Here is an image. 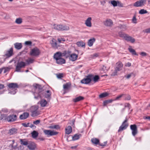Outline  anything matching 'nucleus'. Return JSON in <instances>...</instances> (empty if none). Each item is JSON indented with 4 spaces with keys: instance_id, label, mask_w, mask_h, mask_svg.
Returning a JSON list of instances; mask_svg holds the SVG:
<instances>
[{
    "instance_id": "1",
    "label": "nucleus",
    "mask_w": 150,
    "mask_h": 150,
    "mask_svg": "<svg viewBox=\"0 0 150 150\" xmlns=\"http://www.w3.org/2000/svg\"><path fill=\"white\" fill-rule=\"evenodd\" d=\"M35 87L36 92L33 93L34 98L36 99L41 98L42 97V94H43L42 88L41 86L39 84H36Z\"/></svg>"
},
{
    "instance_id": "2",
    "label": "nucleus",
    "mask_w": 150,
    "mask_h": 150,
    "mask_svg": "<svg viewBox=\"0 0 150 150\" xmlns=\"http://www.w3.org/2000/svg\"><path fill=\"white\" fill-rule=\"evenodd\" d=\"M7 86L10 91L9 93L12 94H15L17 91V88L19 87L18 84L16 83H8Z\"/></svg>"
},
{
    "instance_id": "3",
    "label": "nucleus",
    "mask_w": 150,
    "mask_h": 150,
    "mask_svg": "<svg viewBox=\"0 0 150 150\" xmlns=\"http://www.w3.org/2000/svg\"><path fill=\"white\" fill-rule=\"evenodd\" d=\"M52 28L59 31L67 30L69 29V26L64 25L62 24H54Z\"/></svg>"
},
{
    "instance_id": "4",
    "label": "nucleus",
    "mask_w": 150,
    "mask_h": 150,
    "mask_svg": "<svg viewBox=\"0 0 150 150\" xmlns=\"http://www.w3.org/2000/svg\"><path fill=\"white\" fill-rule=\"evenodd\" d=\"M26 65V63L25 62L22 61L18 62L16 66L15 71L17 72H21V69L24 68Z\"/></svg>"
},
{
    "instance_id": "5",
    "label": "nucleus",
    "mask_w": 150,
    "mask_h": 150,
    "mask_svg": "<svg viewBox=\"0 0 150 150\" xmlns=\"http://www.w3.org/2000/svg\"><path fill=\"white\" fill-rule=\"evenodd\" d=\"M38 108L37 106H32L31 107L30 112L32 117L36 116L39 114V112L38 110Z\"/></svg>"
},
{
    "instance_id": "6",
    "label": "nucleus",
    "mask_w": 150,
    "mask_h": 150,
    "mask_svg": "<svg viewBox=\"0 0 150 150\" xmlns=\"http://www.w3.org/2000/svg\"><path fill=\"white\" fill-rule=\"evenodd\" d=\"M128 126L127 120L126 119L122 122V125L120 127L118 130V132H120L126 129Z\"/></svg>"
},
{
    "instance_id": "7",
    "label": "nucleus",
    "mask_w": 150,
    "mask_h": 150,
    "mask_svg": "<svg viewBox=\"0 0 150 150\" xmlns=\"http://www.w3.org/2000/svg\"><path fill=\"white\" fill-rule=\"evenodd\" d=\"M40 53L39 49L37 47L32 49L30 52V54L32 56L36 57L38 56Z\"/></svg>"
},
{
    "instance_id": "8",
    "label": "nucleus",
    "mask_w": 150,
    "mask_h": 150,
    "mask_svg": "<svg viewBox=\"0 0 150 150\" xmlns=\"http://www.w3.org/2000/svg\"><path fill=\"white\" fill-rule=\"evenodd\" d=\"M43 132L45 134L47 135V137H48L50 136L56 135L58 133V132H56L46 129H44L43 130Z\"/></svg>"
},
{
    "instance_id": "9",
    "label": "nucleus",
    "mask_w": 150,
    "mask_h": 150,
    "mask_svg": "<svg viewBox=\"0 0 150 150\" xmlns=\"http://www.w3.org/2000/svg\"><path fill=\"white\" fill-rule=\"evenodd\" d=\"M92 75H88L86 76L85 79L81 80V82L83 84H88L91 82L92 79Z\"/></svg>"
},
{
    "instance_id": "10",
    "label": "nucleus",
    "mask_w": 150,
    "mask_h": 150,
    "mask_svg": "<svg viewBox=\"0 0 150 150\" xmlns=\"http://www.w3.org/2000/svg\"><path fill=\"white\" fill-rule=\"evenodd\" d=\"M146 0H139L134 3L133 6L135 7L142 6L146 3Z\"/></svg>"
},
{
    "instance_id": "11",
    "label": "nucleus",
    "mask_w": 150,
    "mask_h": 150,
    "mask_svg": "<svg viewBox=\"0 0 150 150\" xmlns=\"http://www.w3.org/2000/svg\"><path fill=\"white\" fill-rule=\"evenodd\" d=\"M119 35L120 37L122 38L127 41H131V37L122 32H120Z\"/></svg>"
},
{
    "instance_id": "12",
    "label": "nucleus",
    "mask_w": 150,
    "mask_h": 150,
    "mask_svg": "<svg viewBox=\"0 0 150 150\" xmlns=\"http://www.w3.org/2000/svg\"><path fill=\"white\" fill-rule=\"evenodd\" d=\"M13 48L11 47L9 50H8L6 52L4 56H5L6 58H9L11 57L13 54Z\"/></svg>"
},
{
    "instance_id": "13",
    "label": "nucleus",
    "mask_w": 150,
    "mask_h": 150,
    "mask_svg": "<svg viewBox=\"0 0 150 150\" xmlns=\"http://www.w3.org/2000/svg\"><path fill=\"white\" fill-rule=\"evenodd\" d=\"M16 115H10L6 118L7 120L9 122L14 121L16 120Z\"/></svg>"
},
{
    "instance_id": "14",
    "label": "nucleus",
    "mask_w": 150,
    "mask_h": 150,
    "mask_svg": "<svg viewBox=\"0 0 150 150\" xmlns=\"http://www.w3.org/2000/svg\"><path fill=\"white\" fill-rule=\"evenodd\" d=\"M138 132L137 127L136 125H132V134L135 136Z\"/></svg>"
},
{
    "instance_id": "15",
    "label": "nucleus",
    "mask_w": 150,
    "mask_h": 150,
    "mask_svg": "<svg viewBox=\"0 0 150 150\" xmlns=\"http://www.w3.org/2000/svg\"><path fill=\"white\" fill-rule=\"evenodd\" d=\"M91 20V18L89 17L86 20L85 23L87 27H91L92 26Z\"/></svg>"
},
{
    "instance_id": "16",
    "label": "nucleus",
    "mask_w": 150,
    "mask_h": 150,
    "mask_svg": "<svg viewBox=\"0 0 150 150\" xmlns=\"http://www.w3.org/2000/svg\"><path fill=\"white\" fill-rule=\"evenodd\" d=\"M103 23L104 25L107 26H111L113 24V22L110 19H107Z\"/></svg>"
},
{
    "instance_id": "17",
    "label": "nucleus",
    "mask_w": 150,
    "mask_h": 150,
    "mask_svg": "<svg viewBox=\"0 0 150 150\" xmlns=\"http://www.w3.org/2000/svg\"><path fill=\"white\" fill-rule=\"evenodd\" d=\"M50 44L54 48L56 49L58 48L56 40L54 39H53L50 42Z\"/></svg>"
},
{
    "instance_id": "18",
    "label": "nucleus",
    "mask_w": 150,
    "mask_h": 150,
    "mask_svg": "<svg viewBox=\"0 0 150 150\" xmlns=\"http://www.w3.org/2000/svg\"><path fill=\"white\" fill-rule=\"evenodd\" d=\"M123 65L120 62H118L116 63V67L115 69L116 71H119L121 70L122 67Z\"/></svg>"
},
{
    "instance_id": "19",
    "label": "nucleus",
    "mask_w": 150,
    "mask_h": 150,
    "mask_svg": "<svg viewBox=\"0 0 150 150\" xmlns=\"http://www.w3.org/2000/svg\"><path fill=\"white\" fill-rule=\"evenodd\" d=\"M55 60H56V63L57 64H64L65 63V60L64 59L62 58V57L59 59H57Z\"/></svg>"
},
{
    "instance_id": "20",
    "label": "nucleus",
    "mask_w": 150,
    "mask_h": 150,
    "mask_svg": "<svg viewBox=\"0 0 150 150\" xmlns=\"http://www.w3.org/2000/svg\"><path fill=\"white\" fill-rule=\"evenodd\" d=\"M17 130L15 128H12L10 129L8 132V134L10 135H13L16 134L17 132Z\"/></svg>"
},
{
    "instance_id": "21",
    "label": "nucleus",
    "mask_w": 150,
    "mask_h": 150,
    "mask_svg": "<svg viewBox=\"0 0 150 150\" xmlns=\"http://www.w3.org/2000/svg\"><path fill=\"white\" fill-rule=\"evenodd\" d=\"M78 57V55L75 54H72L70 55L69 59L70 60L74 61L76 60Z\"/></svg>"
},
{
    "instance_id": "22",
    "label": "nucleus",
    "mask_w": 150,
    "mask_h": 150,
    "mask_svg": "<svg viewBox=\"0 0 150 150\" xmlns=\"http://www.w3.org/2000/svg\"><path fill=\"white\" fill-rule=\"evenodd\" d=\"M96 39L95 38H93L90 39L88 42V45L89 47L92 46L93 43L95 42Z\"/></svg>"
},
{
    "instance_id": "23",
    "label": "nucleus",
    "mask_w": 150,
    "mask_h": 150,
    "mask_svg": "<svg viewBox=\"0 0 150 150\" xmlns=\"http://www.w3.org/2000/svg\"><path fill=\"white\" fill-rule=\"evenodd\" d=\"M28 116V113L27 112H25L23 114L20 115V118L22 120L25 119L27 118Z\"/></svg>"
},
{
    "instance_id": "24",
    "label": "nucleus",
    "mask_w": 150,
    "mask_h": 150,
    "mask_svg": "<svg viewBox=\"0 0 150 150\" xmlns=\"http://www.w3.org/2000/svg\"><path fill=\"white\" fill-rule=\"evenodd\" d=\"M14 45L15 48L18 50H20L22 47V44L21 43L16 42Z\"/></svg>"
},
{
    "instance_id": "25",
    "label": "nucleus",
    "mask_w": 150,
    "mask_h": 150,
    "mask_svg": "<svg viewBox=\"0 0 150 150\" xmlns=\"http://www.w3.org/2000/svg\"><path fill=\"white\" fill-rule=\"evenodd\" d=\"M62 57V53L60 52H57L55 53L54 55V58L55 59H59Z\"/></svg>"
},
{
    "instance_id": "26",
    "label": "nucleus",
    "mask_w": 150,
    "mask_h": 150,
    "mask_svg": "<svg viewBox=\"0 0 150 150\" xmlns=\"http://www.w3.org/2000/svg\"><path fill=\"white\" fill-rule=\"evenodd\" d=\"M84 99V98L83 97L81 96H79L74 99L73 100L74 102L76 103Z\"/></svg>"
},
{
    "instance_id": "27",
    "label": "nucleus",
    "mask_w": 150,
    "mask_h": 150,
    "mask_svg": "<svg viewBox=\"0 0 150 150\" xmlns=\"http://www.w3.org/2000/svg\"><path fill=\"white\" fill-rule=\"evenodd\" d=\"M66 133L67 134H70L72 131V128L70 126H68L67 128L65 129Z\"/></svg>"
},
{
    "instance_id": "28",
    "label": "nucleus",
    "mask_w": 150,
    "mask_h": 150,
    "mask_svg": "<svg viewBox=\"0 0 150 150\" xmlns=\"http://www.w3.org/2000/svg\"><path fill=\"white\" fill-rule=\"evenodd\" d=\"M81 136V134H76L72 137V140L75 141L78 140Z\"/></svg>"
},
{
    "instance_id": "29",
    "label": "nucleus",
    "mask_w": 150,
    "mask_h": 150,
    "mask_svg": "<svg viewBox=\"0 0 150 150\" xmlns=\"http://www.w3.org/2000/svg\"><path fill=\"white\" fill-rule=\"evenodd\" d=\"M47 104V102L46 100L44 99H42L40 101V104L41 106L44 107Z\"/></svg>"
},
{
    "instance_id": "30",
    "label": "nucleus",
    "mask_w": 150,
    "mask_h": 150,
    "mask_svg": "<svg viewBox=\"0 0 150 150\" xmlns=\"http://www.w3.org/2000/svg\"><path fill=\"white\" fill-rule=\"evenodd\" d=\"M32 136L33 138H36L38 135V133L35 131H33L31 133Z\"/></svg>"
},
{
    "instance_id": "31",
    "label": "nucleus",
    "mask_w": 150,
    "mask_h": 150,
    "mask_svg": "<svg viewBox=\"0 0 150 150\" xmlns=\"http://www.w3.org/2000/svg\"><path fill=\"white\" fill-rule=\"evenodd\" d=\"M70 52L69 51H64L62 53V56H68L70 54Z\"/></svg>"
},
{
    "instance_id": "32",
    "label": "nucleus",
    "mask_w": 150,
    "mask_h": 150,
    "mask_svg": "<svg viewBox=\"0 0 150 150\" xmlns=\"http://www.w3.org/2000/svg\"><path fill=\"white\" fill-rule=\"evenodd\" d=\"M93 79V81L94 83H96L98 81V80L99 79V77L98 75H95L94 76L92 75V79Z\"/></svg>"
},
{
    "instance_id": "33",
    "label": "nucleus",
    "mask_w": 150,
    "mask_h": 150,
    "mask_svg": "<svg viewBox=\"0 0 150 150\" xmlns=\"http://www.w3.org/2000/svg\"><path fill=\"white\" fill-rule=\"evenodd\" d=\"M92 142L95 144H98L99 143V140L96 138L92 139L91 140Z\"/></svg>"
},
{
    "instance_id": "34",
    "label": "nucleus",
    "mask_w": 150,
    "mask_h": 150,
    "mask_svg": "<svg viewBox=\"0 0 150 150\" xmlns=\"http://www.w3.org/2000/svg\"><path fill=\"white\" fill-rule=\"evenodd\" d=\"M77 45L78 46H81L82 47H85V44L84 42H81L79 41L78 42H77Z\"/></svg>"
},
{
    "instance_id": "35",
    "label": "nucleus",
    "mask_w": 150,
    "mask_h": 150,
    "mask_svg": "<svg viewBox=\"0 0 150 150\" xmlns=\"http://www.w3.org/2000/svg\"><path fill=\"white\" fill-rule=\"evenodd\" d=\"M71 84L69 83H67L63 85V88L65 89H68L71 86Z\"/></svg>"
},
{
    "instance_id": "36",
    "label": "nucleus",
    "mask_w": 150,
    "mask_h": 150,
    "mask_svg": "<svg viewBox=\"0 0 150 150\" xmlns=\"http://www.w3.org/2000/svg\"><path fill=\"white\" fill-rule=\"evenodd\" d=\"M113 101L112 100H105L103 102V105L105 106L107 104L111 103Z\"/></svg>"
},
{
    "instance_id": "37",
    "label": "nucleus",
    "mask_w": 150,
    "mask_h": 150,
    "mask_svg": "<svg viewBox=\"0 0 150 150\" xmlns=\"http://www.w3.org/2000/svg\"><path fill=\"white\" fill-rule=\"evenodd\" d=\"M49 128L50 129H58L60 128L59 126L57 125H51L49 126Z\"/></svg>"
},
{
    "instance_id": "38",
    "label": "nucleus",
    "mask_w": 150,
    "mask_h": 150,
    "mask_svg": "<svg viewBox=\"0 0 150 150\" xmlns=\"http://www.w3.org/2000/svg\"><path fill=\"white\" fill-rule=\"evenodd\" d=\"M117 1H116L114 0H112L110 2V3L113 6L115 7L117 6Z\"/></svg>"
},
{
    "instance_id": "39",
    "label": "nucleus",
    "mask_w": 150,
    "mask_h": 150,
    "mask_svg": "<svg viewBox=\"0 0 150 150\" xmlns=\"http://www.w3.org/2000/svg\"><path fill=\"white\" fill-rule=\"evenodd\" d=\"M108 95V93H103L99 95V98H100L105 97Z\"/></svg>"
},
{
    "instance_id": "40",
    "label": "nucleus",
    "mask_w": 150,
    "mask_h": 150,
    "mask_svg": "<svg viewBox=\"0 0 150 150\" xmlns=\"http://www.w3.org/2000/svg\"><path fill=\"white\" fill-rule=\"evenodd\" d=\"M148 13V11L144 9L140 10L139 11V13L141 14H143L146 13Z\"/></svg>"
},
{
    "instance_id": "41",
    "label": "nucleus",
    "mask_w": 150,
    "mask_h": 150,
    "mask_svg": "<svg viewBox=\"0 0 150 150\" xmlns=\"http://www.w3.org/2000/svg\"><path fill=\"white\" fill-rule=\"evenodd\" d=\"M34 60L31 58H29L28 59L26 60V62L27 63L26 64H30L32 63L33 62Z\"/></svg>"
},
{
    "instance_id": "42",
    "label": "nucleus",
    "mask_w": 150,
    "mask_h": 150,
    "mask_svg": "<svg viewBox=\"0 0 150 150\" xmlns=\"http://www.w3.org/2000/svg\"><path fill=\"white\" fill-rule=\"evenodd\" d=\"M28 148L30 149L34 150V149L36 147L35 146L32 144H30L28 146Z\"/></svg>"
},
{
    "instance_id": "43",
    "label": "nucleus",
    "mask_w": 150,
    "mask_h": 150,
    "mask_svg": "<svg viewBox=\"0 0 150 150\" xmlns=\"http://www.w3.org/2000/svg\"><path fill=\"white\" fill-rule=\"evenodd\" d=\"M15 22L18 24H20L22 23V19L21 18H17L16 19Z\"/></svg>"
},
{
    "instance_id": "44",
    "label": "nucleus",
    "mask_w": 150,
    "mask_h": 150,
    "mask_svg": "<svg viewBox=\"0 0 150 150\" xmlns=\"http://www.w3.org/2000/svg\"><path fill=\"white\" fill-rule=\"evenodd\" d=\"M20 142L21 144L26 146L28 144V142L26 141H24L22 139H20Z\"/></svg>"
},
{
    "instance_id": "45",
    "label": "nucleus",
    "mask_w": 150,
    "mask_h": 150,
    "mask_svg": "<svg viewBox=\"0 0 150 150\" xmlns=\"http://www.w3.org/2000/svg\"><path fill=\"white\" fill-rule=\"evenodd\" d=\"M99 56V54L98 53H95L91 55V57L93 59Z\"/></svg>"
},
{
    "instance_id": "46",
    "label": "nucleus",
    "mask_w": 150,
    "mask_h": 150,
    "mask_svg": "<svg viewBox=\"0 0 150 150\" xmlns=\"http://www.w3.org/2000/svg\"><path fill=\"white\" fill-rule=\"evenodd\" d=\"M47 94H46L45 96V98H49L50 97L51 95V93L49 90H47L46 91Z\"/></svg>"
},
{
    "instance_id": "47",
    "label": "nucleus",
    "mask_w": 150,
    "mask_h": 150,
    "mask_svg": "<svg viewBox=\"0 0 150 150\" xmlns=\"http://www.w3.org/2000/svg\"><path fill=\"white\" fill-rule=\"evenodd\" d=\"M132 22L134 23H137V19L136 18L135 16H134L132 19Z\"/></svg>"
},
{
    "instance_id": "48",
    "label": "nucleus",
    "mask_w": 150,
    "mask_h": 150,
    "mask_svg": "<svg viewBox=\"0 0 150 150\" xmlns=\"http://www.w3.org/2000/svg\"><path fill=\"white\" fill-rule=\"evenodd\" d=\"M32 42L31 41H26L25 42V44L26 45H31Z\"/></svg>"
},
{
    "instance_id": "49",
    "label": "nucleus",
    "mask_w": 150,
    "mask_h": 150,
    "mask_svg": "<svg viewBox=\"0 0 150 150\" xmlns=\"http://www.w3.org/2000/svg\"><path fill=\"white\" fill-rule=\"evenodd\" d=\"M57 40L58 41L59 43H61L62 41L64 42L65 41V39L63 38H59L57 39Z\"/></svg>"
},
{
    "instance_id": "50",
    "label": "nucleus",
    "mask_w": 150,
    "mask_h": 150,
    "mask_svg": "<svg viewBox=\"0 0 150 150\" xmlns=\"http://www.w3.org/2000/svg\"><path fill=\"white\" fill-rule=\"evenodd\" d=\"M57 76L58 79H61L63 77V74H62L59 73L57 74Z\"/></svg>"
},
{
    "instance_id": "51",
    "label": "nucleus",
    "mask_w": 150,
    "mask_h": 150,
    "mask_svg": "<svg viewBox=\"0 0 150 150\" xmlns=\"http://www.w3.org/2000/svg\"><path fill=\"white\" fill-rule=\"evenodd\" d=\"M132 54L138 56V54L134 50L132 49Z\"/></svg>"
},
{
    "instance_id": "52",
    "label": "nucleus",
    "mask_w": 150,
    "mask_h": 150,
    "mask_svg": "<svg viewBox=\"0 0 150 150\" xmlns=\"http://www.w3.org/2000/svg\"><path fill=\"white\" fill-rule=\"evenodd\" d=\"M143 32L146 33H150V28L145 29Z\"/></svg>"
},
{
    "instance_id": "53",
    "label": "nucleus",
    "mask_w": 150,
    "mask_h": 150,
    "mask_svg": "<svg viewBox=\"0 0 150 150\" xmlns=\"http://www.w3.org/2000/svg\"><path fill=\"white\" fill-rule=\"evenodd\" d=\"M40 122V120H37L33 122V123L34 124L37 125Z\"/></svg>"
},
{
    "instance_id": "54",
    "label": "nucleus",
    "mask_w": 150,
    "mask_h": 150,
    "mask_svg": "<svg viewBox=\"0 0 150 150\" xmlns=\"http://www.w3.org/2000/svg\"><path fill=\"white\" fill-rule=\"evenodd\" d=\"M22 125L24 127H29L30 124L29 123H23L22 124Z\"/></svg>"
},
{
    "instance_id": "55",
    "label": "nucleus",
    "mask_w": 150,
    "mask_h": 150,
    "mask_svg": "<svg viewBox=\"0 0 150 150\" xmlns=\"http://www.w3.org/2000/svg\"><path fill=\"white\" fill-rule=\"evenodd\" d=\"M123 95H124L123 94H121V95L118 96H117V97L115 99V100H118L121 97H122L123 96Z\"/></svg>"
},
{
    "instance_id": "56",
    "label": "nucleus",
    "mask_w": 150,
    "mask_h": 150,
    "mask_svg": "<svg viewBox=\"0 0 150 150\" xmlns=\"http://www.w3.org/2000/svg\"><path fill=\"white\" fill-rule=\"evenodd\" d=\"M10 69V68L8 67L5 68L4 70V73H5L7 71H9Z\"/></svg>"
},
{
    "instance_id": "57",
    "label": "nucleus",
    "mask_w": 150,
    "mask_h": 150,
    "mask_svg": "<svg viewBox=\"0 0 150 150\" xmlns=\"http://www.w3.org/2000/svg\"><path fill=\"white\" fill-rule=\"evenodd\" d=\"M117 6H118L122 7L123 6V4L121 2H119V1H117Z\"/></svg>"
},
{
    "instance_id": "58",
    "label": "nucleus",
    "mask_w": 150,
    "mask_h": 150,
    "mask_svg": "<svg viewBox=\"0 0 150 150\" xmlns=\"http://www.w3.org/2000/svg\"><path fill=\"white\" fill-rule=\"evenodd\" d=\"M140 54L141 55L143 56H145L147 55V54L144 52H142L140 53Z\"/></svg>"
},
{
    "instance_id": "59",
    "label": "nucleus",
    "mask_w": 150,
    "mask_h": 150,
    "mask_svg": "<svg viewBox=\"0 0 150 150\" xmlns=\"http://www.w3.org/2000/svg\"><path fill=\"white\" fill-rule=\"evenodd\" d=\"M29 127L31 128H33V129H35L36 128V126H35L32 124H30V125H29Z\"/></svg>"
},
{
    "instance_id": "60",
    "label": "nucleus",
    "mask_w": 150,
    "mask_h": 150,
    "mask_svg": "<svg viewBox=\"0 0 150 150\" xmlns=\"http://www.w3.org/2000/svg\"><path fill=\"white\" fill-rule=\"evenodd\" d=\"M131 65L130 63L128 62L126 63L125 64V66L126 67H130Z\"/></svg>"
},
{
    "instance_id": "61",
    "label": "nucleus",
    "mask_w": 150,
    "mask_h": 150,
    "mask_svg": "<svg viewBox=\"0 0 150 150\" xmlns=\"http://www.w3.org/2000/svg\"><path fill=\"white\" fill-rule=\"evenodd\" d=\"M4 85L3 84H0V90H1L4 88Z\"/></svg>"
},
{
    "instance_id": "62",
    "label": "nucleus",
    "mask_w": 150,
    "mask_h": 150,
    "mask_svg": "<svg viewBox=\"0 0 150 150\" xmlns=\"http://www.w3.org/2000/svg\"><path fill=\"white\" fill-rule=\"evenodd\" d=\"M102 69L104 70V71H106L108 70V69L107 68V67L105 66H103Z\"/></svg>"
},
{
    "instance_id": "63",
    "label": "nucleus",
    "mask_w": 150,
    "mask_h": 150,
    "mask_svg": "<svg viewBox=\"0 0 150 150\" xmlns=\"http://www.w3.org/2000/svg\"><path fill=\"white\" fill-rule=\"evenodd\" d=\"M107 142H104V144H100V145L102 146H105L106 144H107Z\"/></svg>"
},
{
    "instance_id": "64",
    "label": "nucleus",
    "mask_w": 150,
    "mask_h": 150,
    "mask_svg": "<svg viewBox=\"0 0 150 150\" xmlns=\"http://www.w3.org/2000/svg\"><path fill=\"white\" fill-rule=\"evenodd\" d=\"M130 106V104H129L128 103H126L125 105V107H129Z\"/></svg>"
}]
</instances>
